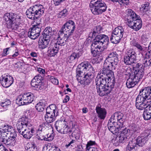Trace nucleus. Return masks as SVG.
Instances as JSON below:
<instances>
[{
	"label": "nucleus",
	"instance_id": "nucleus-1",
	"mask_svg": "<svg viewBox=\"0 0 151 151\" xmlns=\"http://www.w3.org/2000/svg\"><path fill=\"white\" fill-rule=\"evenodd\" d=\"M97 91L100 96L109 94L114 87L115 83L113 71L111 69L102 68L96 79Z\"/></svg>",
	"mask_w": 151,
	"mask_h": 151
},
{
	"label": "nucleus",
	"instance_id": "nucleus-2",
	"mask_svg": "<svg viewBox=\"0 0 151 151\" xmlns=\"http://www.w3.org/2000/svg\"><path fill=\"white\" fill-rule=\"evenodd\" d=\"M76 71L77 80L82 84L89 85L94 78L95 70L88 62H84L79 65Z\"/></svg>",
	"mask_w": 151,
	"mask_h": 151
},
{
	"label": "nucleus",
	"instance_id": "nucleus-3",
	"mask_svg": "<svg viewBox=\"0 0 151 151\" xmlns=\"http://www.w3.org/2000/svg\"><path fill=\"white\" fill-rule=\"evenodd\" d=\"M45 9L41 5L33 6L27 9L26 12L27 17L34 20L32 27L41 30L42 24L40 18L44 14Z\"/></svg>",
	"mask_w": 151,
	"mask_h": 151
},
{
	"label": "nucleus",
	"instance_id": "nucleus-4",
	"mask_svg": "<svg viewBox=\"0 0 151 151\" xmlns=\"http://www.w3.org/2000/svg\"><path fill=\"white\" fill-rule=\"evenodd\" d=\"M109 42L108 37L104 35L96 36L91 45V52L93 57L96 56L98 52L106 49Z\"/></svg>",
	"mask_w": 151,
	"mask_h": 151
},
{
	"label": "nucleus",
	"instance_id": "nucleus-5",
	"mask_svg": "<svg viewBox=\"0 0 151 151\" xmlns=\"http://www.w3.org/2000/svg\"><path fill=\"white\" fill-rule=\"evenodd\" d=\"M91 10L94 15H99L105 12L107 8L106 4L102 0H92L90 6Z\"/></svg>",
	"mask_w": 151,
	"mask_h": 151
},
{
	"label": "nucleus",
	"instance_id": "nucleus-6",
	"mask_svg": "<svg viewBox=\"0 0 151 151\" xmlns=\"http://www.w3.org/2000/svg\"><path fill=\"white\" fill-rule=\"evenodd\" d=\"M55 126L56 130L61 134H67L69 137H73V132L72 131V129L68 126L67 122L65 120H58L55 124Z\"/></svg>",
	"mask_w": 151,
	"mask_h": 151
},
{
	"label": "nucleus",
	"instance_id": "nucleus-7",
	"mask_svg": "<svg viewBox=\"0 0 151 151\" xmlns=\"http://www.w3.org/2000/svg\"><path fill=\"white\" fill-rule=\"evenodd\" d=\"M125 116L120 112H115L111 116L109 122L112 123V124H115L118 125V127H123L124 122L125 121Z\"/></svg>",
	"mask_w": 151,
	"mask_h": 151
},
{
	"label": "nucleus",
	"instance_id": "nucleus-8",
	"mask_svg": "<svg viewBox=\"0 0 151 151\" xmlns=\"http://www.w3.org/2000/svg\"><path fill=\"white\" fill-rule=\"evenodd\" d=\"M124 29L122 27L119 26L116 27L110 37L111 42L116 44L119 43L124 34Z\"/></svg>",
	"mask_w": 151,
	"mask_h": 151
},
{
	"label": "nucleus",
	"instance_id": "nucleus-9",
	"mask_svg": "<svg viewBox=\"0 0 151 151\" xmlns=\"http://www.w3.org/2000/svg\"><path fill=\"white\" fill-rule=\"evenodd\" d=\"M30 120L26 116H23L20 118L16 124L17 129L19 133L28 127L32 126Z\"/></svg>",
	"mask_w": 151,
	"mask_h": 151
},
{
	"label": "nucleus",
	"instance_id": "nucleus-10",
	"mask_svg": "<svg viewBox=\"0 0 151 151\" xmlns=\"http://www.w3.org/2000/svg\"><path fill=\"white\" fill-rule=\"evenodd\" d=\"M137 54L133 49L128 50L124 56V62L127 65H130L136 60Z\"/></svg>",
	"mask_w": 151,
	"mask_h": 151
},
{
	"label": "nucleus",
	"instance_id": "nucleus-11",
	"mask_svg": "<svg viewBox=\"0 0 151 151\" xmlns=\"http://www.w3.org/2000/svg\"><path fill=\"white\" fill-rule=\"evenodd\" d=\"M0 80L2 86L5 88L10 86L13 82V77L9 75L6 74L2 75Z\"/></svg>",
	"mask_w": 151,
	"mask_h": 151
},
{
	"label": "nucleus",
	"instance_id": "nucleus-12",
	"mask_svg": "<svg viewBox=\"0 0 151 151\" xmlns=\"http://www.w3.org/2000/svg\"><path fill=\"white\" fill-rule=\"evenodd\" d=\"M126 17V21L127 25L130 23L132 21L139 19V17L131 9H128L127 10V14Z\"/></svg>",
	"mask_w": 151,
	"mask_h": 151
},
{
	"label": "nucleus",
	"instance_id": "nucleus-13",
	"mask_svg": "<svg viewBox=\"0 0 151 151\" xmlns=\"http://www.w3.org/2000/svg\"><path fill=\"white\" fill-rule=\"evenodd\" d=\"M119 62L118 58L109 60H105L103 68H107L111 69L110 66H111L114 69H115Z\"/></svg>",
	"mask_w": 151,
	"mask_h": 151
},
{
	"label": "nucleus",
	"instance_id": "nucleus-14",
	"mask_svg": "<svg viewBox=\"0 0 151 151\" xmlns=\"http://www.w3.org/2000/svg\"><path fill=\"white\" fill-rule=\"evenodd\" d=\"M41 31L40 29L32 27L28 32V37L32 39H35L40 35Z\"/></svg>",
	"mask_w": 151,
	"mask_h": 151
},
{
	"label": "nucleus",
	"instance_id": "nucleus-15",
	"mask_svg": "<svg viewBox=\"0 0 151 151\" xmlns=\"http://www.w3.org/2000/svg\"><path fill=\"white\" fill-rule=\"evenodd\" d=\"M131 29L136 31L140 29L142 27V21L139 19L132 21V22L127 25Z\"/></svg>",
	"mask_w": 151,
	"mask_h": 151
},
{
	"label": "nucleus",
	"instance_id": "nucleus-16",
	"mask_svg": "<svg viewBox=\"0 0 151 151\" xmlns=\"http://www.w3.org/2000/svg\"><path fill=\"white\" fill-rule=\"evenodd\" d=\"M62 27L66 32H69L73 33L75 28V24L73 21L69 20L64 24Z\"/></svg>",
	"mask_w": 151,
	"mask_h": 151
},
{
	"label": "nucleus",
	"instance_id": "nucleus-17",
	"mask_svg": "<svg viewBox=\"0 0 151 151\" xmlns=\"http://www.w3.org/2000/svg\"><path fill=\"white\" fill-rule=\"evenodd\" d=\"M55 43L51 41L50 44V47L48 50V55L49 56H54L58 53L59 50H60L55 45Z\"/></svg>",
	"mask_w": 151,
	"mask_h": 151
},
{
	"label": "nucleus",
	"instance_id": "nucleus-18",
	"mask_svg": "<svg viewBox=\"0 0 151 151\" xmlns=\"http://www.w3.org/2000/svg\"><path fill=\"white\" fill-rule=\"evenodd\" d=\"M50 40L49 36L46 37L43 36L42 38H40L39 41L40 48L43 49L47 47Z\"/></svg>",
	"mask_w": 151,
	"mask_h": 151
},
{
	"label": "nucleus",
	"instance_id": "nucleus-19",
	"mask_svg": "<svg viewBox=\"0 0 151 151\" xmlns=\"http://www.w3.org/2000/svg\"><path fill=\"white\" fill-rule=\"evenodd\" d=\"M130 130L128 129H123L119 134L118 137L119 142L121 143L127 141L129 134Z\"/></svg>",
	"mask_w": 151,
	"mask_h": 151
},
{
	"label": "nucleus",
	"instance_id": "nucleus-20",
	"mask_svg": "<svg viewBox=\"0 0 151 151\" xmlns=\"http://www.w3.org/2000/svg\"><path fill=\"white\" fill-rule=\"evenodd\" d=\"M35 132L33 128L30 129L27 127L20 133L19 134L22 135L24 138L29 139L33 135Z\"/></svg>",
	"mask_w": 151,
	"mask_h": 151
},
{
	"label": "nucleus",
	"instance_id": "nucleus-21",
	"mask_svg": "<svg viewBox=\"0 0 151 151\" xmlns=\"http://www.w3.org/2000/svg\"><path fill=\"white\" fill-rule=\"evenodd\" d=\"M18 16L19 15L13 13H8L4 15L3 18L7 25L12 22H14Z\"/></svg>",
	"mask_w": 151,
	"mask_h": 151
},
{
	"label": "nucleus",
	"instance_id": "nucleus-22",
	"mask_svg": "<svg viewBox=\"0 0 151 151\" xmlns=\"http://www.w3.org/2000/svg\"><path fill=\"white\" fill-rule=\"evenodd\" d=\"M82 54V52L80 51L73 52L68 57L67 61L70 63L74 62L76 59L77 60L79 58Z\"/></svg>",
	"mask_w": 151,
	"mask_h": 151
},
{
	"label": "nucleus",
	"instance_id": "nucleus-23",
	"mask_svg": "<svg viewBox=\"0 0 151 151\" xmlns=\"http://www.w3.org/2000/svg\"><path fill=\"white\" fill-rule=\"evenodd\" d=\"M22 21V19L20 16L17 17L14 22H12L9 24L7 25V27L10 28L12 29L16 30L18 28L19 25Z\"/></svg>",
	"mask_w": 151,
	"mask_h": 151
},
{
	"label": "nucleus",
	"instance_id": "nucleus-24",
	"mask_svg": "<svg viewBox=\"0 0 151 151\" xmlns=\"http://www.w3.org/2000/svg\"><path fill=\"white\" fill-rule=\"evenodd\" d=\"M144 69H141L140 70L137 69L136 70H134L133 73H132V75H132L134 77V78L139 82L144 76Z\"/></svg>",
	"mask_w": 151,
	"mask_h": 151
},
{
	"label": "nucleus",
	"instance_id": "nucleus-25",
	"mask_svg": "<svg viewBox=\"0 0 151 151\" xmlns=\"http://www.w3.org/2000/svg\"><path fill=\"white\" fill-rule=\"evenodd\" d=\"M57 109L56 105L55 104H52L47 108L46 114L57 116L58 114V111Z\"/></svg>",
	"mask_w": 151,
	"mask_h": 151
},
{
	"label": "nucleus",
	"instance_id": "nucleus-26",
	"mask_svg": "<svg viewBox=\"0 0 151 151\" xmlns=\"http://www.w3.org/2000/svg\"><path fill=\"white\" fill-rule=\"evenodd\" d=\"M23 100L26 102L27 104L32 103L35 98L34 94L32 93H24L22 95Z\"/></svg>",
	"mask_w": 151,
	"mask_h": 151
},
{
	"label": "nucleus",
	"instance_id": "nucleus-27",
	"mask_svg": "<svg viewBox=\"0 0 151 151\" xmlns=\"http://www.w3.org/2000/svg\"><path fill=\"white\" fill-rule=\"evenodd\" d=\"M96 110L98 114V117L101 119H104L107 113L105 109L101 108L98 106L96 107Z\"/></svg>",
	"mask_w": 151,
	"mask_h": 151
},
{
	"label": "nucleus",
	"instance_id": "nucleus-28",
	"mask_svg": "<svg viewBox=\"0 0 151 151\" xmlns=\"http://www.w3.org/2000/svg\"><path fill=\"white\" fill-rule=\"evenodd\" d=\"M138 147L136 140H133L129 142L126 147V150L129 151H135L137 150Z\"/></svg>",
	"mask_w": 151,
	"mask_h": 151
},
{
	"label": "nucleus",
	"instance_id": "nucleus-29",
	"mask_svg": "<svg viewBox=\"0 0 151 151\" xmlns=\"http://www.w3.org/2000/svg\"><path fill=\"white\" fill-rule=\"evenodd\" d=\"M44 32V35L43 36L45 37L49 36L50 39L52 36L56 34L57 33V32L55 29H53L50 27H49L45 28Z\"/></svg>",
	"mask_w": 151,
	"mask_h": 151
},
{
	"label": "nucleus",
	"instance_id": "nucleus-30",
	"mask_svg": "<svg viewBox=\"0 0 151 151\" xmlns=\"http://www.w3.org/2000/svg\"><path fill=\"white\" fill-rule=\"evenodd\" d=\"M131 75L127 80L126 84L128 88L134 87L138 82Z\"/></svg>",
	"mask_w": 151,
	"mask_h": 151
},
{
	"label": "nucleus",
	"instance_id": "nucleus-31",
	"mask_svg": "<svg viewBox=\"0 0 151 151\" xmlns=\"http://www.w3.org/2000/svg\"><path fill=\"white\" fill-rule=\"evenodd\" d=\"M108 127L109 130L113 134L117 133L122 127H118V125L115 124V125H113L112 123L108 122Z\"/></svg>",
	"mask_w": 151,
	"mask_h": 151
},
{
	"label": "nucleus",
	"instance_id": "nucleus-32",
	"mask_svg": "<svg viewBox=\"0 0 151 151\" xmlns=\"http://www.w3.org/2000/svg\"><path fill=\"white\" fill-rule=\"evenodd\" d=\"M63 39L62 38H60L59 39V40L58 39V41L54 40H52L51 41L53 42L54 43H55V45L56 46H57L60 49H62L63 47L66 44V42L65 41L64 38Z\"/></svg>",
	"mask_w": 151,
	"mask_h": 151
},
{
	"label": "nucleus",
	"instance_id": "nucleus-33",
	"mask_svg": "<svg viewBox=\"0 0 151 151\" xmlns=\"http://www.w3.org/2000/svg\"><path fill=\"white\" fill-rule=\"evenodd\" d=\"M43 79V78L41 75H38L36 76L32 79L31 83V86H35V84L40 83Z\"/></svg>",
	"mask_w": 151,
	"mask_h": 151
},
{
	"label": "nucleus",
	"instance_id": "nucleus-34",
	"mask_svg": "<svg viewBox=\"0 0 151 151\" xmlns=\"http://www.w3.org/2000/svg\"><path fill=\"white\" fill-rule=\"evenodd\" d=\"M102 29V27L100 25H97L95 28L91 32L90 34V37H94L97 34L100 33Z\"/></svg>",
	"mask_w": 151,
	"mask_h": 151
},
{
	"label": "nucleus",
	"instance_id": "nucleus-35",
	"mask_svg": "<svg viewBox=\"0 0 151 151\" xmlns=\"http://www.w3.org/2000/svg\"><path fill=\"white\" fill-rule=\"evenodd\" d=\"M147 138L143 136H139L136 140L137 144L138 147H142L144 145L146 142Z\"/></svg>",
	"mask_w": 151,
	"mask_h": 151
},
{
	"label": "nucleus",
	"instance_id": "nucleus-36",
	"mask_svg": "<svg viewBox=\"0 0 151 151\" xmlns=\"http://www.w3.org/2000/svg\"><path fill=\"white\" fill-rule=\"evenodd\" d=\"M26 147L28 151H38L35 144L33 142H30L27 143Z\"/></svg>",
	"mask_w": 151,
	"mask_h": 151
},
{
	"label": "nucleus",
	"instance_id": "nucleus-37",
	"mask_svg": "<svg viewBox=\"0 0 151 151\" xmlns=\"http://www.w3.org/2000/svg\"><path fill=\"white\" fill-rule=\"evenodd\" d=\"M56 115L52 114H46L45 116V119L48 124L53 122L55 120V116Z\"/></svg>",
	"mask_w": 151,
	"mask_h": 151
},
{
	"label": "nucleus",
	"instance_id": "nucleus-38",
	"mask_svg": "<svg viewBox=\"0 0 151 151\" xmlns=\"http://www.w3.org/2000/svg\"><path fill=\"white\" fill-rule=\"evenodd\" d=\"M11 104L10 101L8 99H6L5 101L2 102L1 104V106L3 108V109H1L2 108L0 109V111H4L6 110V108L8 106Z\"/></svg>",
	"mask_w": 151,
	"mask_h": 151
},
{
	"label": "nucleus",
	"instance_id": "nucleus-39",
	"mask_svg": "<svg viewBox=\"0 0 151 151\" xmlns=\"http://www.w3.org/2000/svg\"><path fill=\"white\" fill-rule=\"evenodd\" d=\"M149 54L147 55L148 58H147L143 59V64L144 67L151 66V54L149 55Z\"/></svg>",
	"mask_w": 151,
	"mask_h": 151
},
{
	"label": "nucleus",
	"instance_id": "nucleus-40",
	"mask_svg": "<svg viewBox=\"0 0 151 151\" xmlns=\"http://www.w3.org/2000/svg\"><path fill=\"white\" fill-rule=\"evenodd\" d=\"M54 134H47L46 137H43V138L38 137V139L40 140H44L46 141H49L53 140L54 138Z\"/></svg>",
	"mask_w": 151,
	"mask_h": 151
},
{
	"label": "nucleus",
	"instance_id": "nucleus-41",
	"mask_svg": "<svg viewBox=\"0 0 151 151\" xmlns=\"http://www.w3.org/2000/svg\"><path fill=\"white\" fill-rule=\"evenodd\" d=\"M45 106V103L40 102L36 105L35 107L38 111L42 112L44 110Z\"/></svg>",
	"mask_w": 151,
	"mask_h": 151
},
{
	"label": "nucleus",
	"instance_id": "nucleus-42",
	"mask_svg": "<svg viewBox=\"0 0 151 151\" xmlns=\"http://www.w3.org/2000/svg\"><path fill=\"white\" fill-rule=\"evenodd\" d=\"M23 96L22 95H20L16 99L17 103L19 106L24 105L27 104L25 101L23 100Z\"/></svg>",
	"mask_w": 151,
	"mask_h": 151
},
{
	"label": "nucleus",
	"instance_id": "nucleus-43",
	"mask_svg": "<svg viewBox=\"0 0 151 151\" xmlns=\"http://www.w3.org/2000/svg\"><path fill=\"white\" fill-rule=\"evenodd\" d=\"M16 138L15 137L13 136L9 137L6 145H13L15 142Z\"/></svg>",
	"mask_w": 151,
	"mask_h": 151
},
{
	"label": "nucleus",
	"instance_id": "nucleus-44",
	"mask_svg": "<svg viewBox=\"0 0 151 151\" xmlns=\"http://www.w3.org/2000/svg\"><path fill=\"white\" fill-rule=\"evenodd\" d=\"M118 55L116 52H110L108 55L106 60H109L118 58Z\"/></svg>",
	"mask_w": 151,
	"mask_h": 151
},
{
	"label": "nucleus",
	"instance_id": "nucleus-45",
	"mask_svg": "<svg viewBox=\"0 0 151 151\" xmlns=\"http://www.w3.org/2000/svg\"><path fill=\"white\" fill-rule=\"evenodd\" d=\"M149 3L148 2H145V3L141 6L140 8L141 10L143 11L144 13L146 12L149 9Z\"/></svg>",
	"mask_w": 151,
	"mask_h": 151
},
{
	"label": "nucleus",
	"instance_id": "nucleus-46",
	"mask_svg": "<svg viewBox=\"0 0 151 151\" xmlns=\"http://www.w3.org/2000/svg\"><path fill=\"white\" fill-rule=\"evenodd\" d=\"M147 111H144L143 114V117L145 120H148L151 119V113Z\"/></svg>",
	"mask_w": 151,
	"mask_h": 151
},
{
	"label": "nucleus",
	"instance_id": "nucleus-47",
	"mask_svg": "<svg viewBox=\"0 0 151 151\" xmlns=\"http://www.w3.org/2000/svg\"><path fill=\"white\" fill-rule=\"evenodd\" d=\"M48 146H45L43 147V151H46L48 149ZM49 151H61L59 149L58 147L54 146L51 147V148L49 150Z\"/></svg>",
	"mask_w": 151,
	"mask_h": 151
},
{
	"label": "nucleus",
	"instance_id": "nucleus-48",
	"mask_svg": "<svg viewBox=\"0 0 151 151\" xmlns=\"http://www.w3.org/2000/svg\"><path fill=\"white\" fill-rule=\"evenodd\" d=\"M129 127L131 130L135 132L138 129L139 126L138 125L134 124L132 123L129 125Z\"/></svg>",
	"mask_w": 151,
	"mask_h": 151
},
{
	"label": "nucleus",
	"instance_id": "nucleus-49",
	"mask_svg": "<svg viewBox=\"0 0 151 151\" xmlns=\"http://www.w3.org/2000/svg\"><path fill=\"white\" fill-rule=\"evenodd\" d=\"M65 31L64 29L62 27L58 34V37L57 38L59 40V39L60 38H63V37L65 33L64 32H65Z\"/></svg>",
	"mask_w": 151,
	"mask_h": 151
},
{
	"label": "nucleus",
	"instance_id": "nucleus-50",
	"mask_svg": "<svg viewBox=\"0 0 151 151\" xmlns=\"http://www.w3.org/2000/svg\"><path fill=\"white\" fill-rule=\"evenodd\" d=\"M132 70L133 69L130 67L127 68L125 69L124 71L125 75H129V77L130 75H132V73H133L132 72Z\"/></svg>",
	"mask_w": 151,
	"mask_h": 151
},
{
	"label": "nucleus",
	"instance_id": "nucleus-51",
	"mask_svg": "<svg viewBox=\"0 0 151 151\" xmlns=\"http://www.w3.org/2000/svg\"><path fill=\"white\" fill-rule=\"evenodd\" d=\"M48 125V124L46 122L43 123L39 125L38 130L42 132L44 130L46 129V127H47Z\"/></svg>",
	"mask_w": 151,
	"mask_h": 151
},
{
	"label": "nucleus",
	"instance_id": "nucleus-52",
	"mask_svg": "<svg viewBox=\"0 0 151 151\" xmlns=\"http://www.w3.org/2000/svg\"><path fill=\"white\" fill-rule=\"evenodd\" d=\"M49 78L50 79L51 82L54 84L58 85V81L56 78H55L53 76H50Z\"/></svg>",
	"mask_w": 151,
	"mask_h": 151
},
{
	"label": "nucleus",
	"instance_id": "nucleus-53",
	"mask_svg": "<svg viewBox=\"0 0 151 151\" xmlns=\"http://www.w3.org/2000/svg\"><path fill=\"white\" fill-rule=\"evenodd\" d=\"M67 14L68 11L66 9H64L59 13V17H65L66 16Z\"/></svg>",
	"mask_w": 151,
	"mask_h": 151
},
{
	"label": "nucleus",
	"instance_id": "nucleus-54",
	"mask_svg": "<svg viewBox=\"0 0 151 151\" xmlns=\"http://www.w3.org/2000/svg\"><path fill=\"white\" fill-rule=\"evenodd\" d=\"M111 141L113 143L114 145L116 146H119V143H121L120 142H119V139L118 140L117 137L111 140Z\"/></svg>",
	"mask_w": 151,
	"mask_h": 151
},
{
	"label": "nucleus",
	"instance_id": "nucleus-55",
	"mask_svg": "<svg viewBox=\"0 0 151 151\" xmlns=\"http://www.w3.org/2000/svg\"><path fill=\"white\" fill-rule=\"evenodd\" d=\"M118 2L121 5H127L129 3V0H119Z\"/></svg>",
	"mask_w": 151,
	"mask_h": 151
},
{
	"label": "nucleus",
	"instance_id": "nucleus-56",
	"mask_svg": "<svg viewBox=\"0 0 151 151\" xmlns=\"http://www.w3.org/2000/svg\"><path fill=\"white\" fill-rule=\"evenodd\" d=\"M72 33H73L69 32H68L67 33L65 34V33H64L63 38H64V40H65V42L66 41L68 38L72 35Z\"/></svg>",
	"mask_w": 151,
	"mask_h": 151
},
{
	"label": "nucleus",
	"instance_id": "nucleus-57",
	"mask_svg": "<svg viewBox=\"0 0 151 151\" xmlns=\"http://www.w3.org/2000/svg\"><path fill=\"white\" fill-rule=\"evenodd\" d=\"M35 84V86L33 87L36 88V89L37 90H41L43 88V86L42 85L41 83Z\"/></svg>",
	"mask_w": 151,
	"mask_h": 151
},
{
	"label": "nucleus",
	"instance_id": "nucleus-58",
	"mask_svg": "<svg viewBox=\"0 0 151 151\" xmlns=\"http://www.w3.org/2000/svg\"><path fill=\"white\" fill-rule=\"evenodd\" d=\"M95 141H90L88 142L86 145V148H88L89 147H91V146L94 145L95 144Z\"/></svg>",
	"mask_w": 151,
	"mask_h": 151
},
{
	"label": "nucleus",
	"instance_id": "nucleus-59",
	"mask_svg": "<svg viewBox=\"0 0 151 151\" xmlns=\"http://www.w3.org/2000/svg\"><path fill=\"white\" fill-rule=\"evenodd\" d=\"M141 69H144V68L141 64L138 63L136 64L135 67L134 68V70H136L137 69L140 70Z\"/></svg>",
	"mask_w": 151,
	"mask_h": 151
},
{
	"label": "nucleus",
	"instance_id": "nucleus-60",
	"mask_svg": "<svg viewBox=\"0 0 151 151\" xmlns=\"http://www.w3.org/2000/svg\"><path fill=\"white\" fill-rule=\"evenodd\" d=\"M142 41L143 43H145L148 40V37L146 35H143L141 37Z\"/></svg>",
	"mask_w": 151,
	"mask_h": 151
},
{
	"label": "nucleus",
	"instance_id": "nucleus-61",
	"mask_svg": "<svg viewBox=\"0 0 151 151\" xmlns=\"http://www.w3.org/2000/svg\"><path fill=\"white\" fill-rule=\"evenodd\" d=\"M8 125H5L4 127H3L2 128H0V132H7V129L9 127Z\"/></svg>",
	"mask_w": 151,
	"mask_h": 151
},
{
	"label": "nucleus",
	"instance_id": "nucleus-62",
	"mask_svg": "<svg viewBox=\"0 0 151 151\" xmlns=\"http://www.w3.org/2000/svg\"><path fill=\"white\" fill-rule=\"evenodd\" d=\"M27 32L23 29L21 30V32L19 33V35L22 37H25L26 36Z\"/></svg>",
	"mask_w": 151,
	"mask_h": 151
},
{
	"label": "nucleus",
	"instance_id": "nucleus-63",
	"mask_svg": "<svg viewBox=\"0 0 151 151\" xmlns=\"http://www.w3.org/2000/svg\"><path fill=\"white\" fill-rule=\"evenodd\" d=\"M134 45L138 49L139 51H142V47L139 44L137 43H135L134 44Z\"/></svg>",
	"mask_w": 151,
	"mask_h": 151
},
{
	"label": "nucleus",
	"instance_id": "nucleus-64",
	"mask_svg": "<svg viewBox=\"0 0 151 151\" xmlns=\"http://www.w3.org/2000/svg\"><path fill=\"white\" fill-rule=\"evenodd\" d=\"M1 133V134H0V138H3V139H4V138L6 137H7V135L8 134V133L7 132H0Z\"/></svg>",
	"mask_w": 151,
	"mask_h": 151
}]
</instances>
